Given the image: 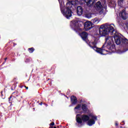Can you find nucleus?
<instances>
[{
  "mask_svg": "<svg viewBox=\"0 0 128 128\" xmlns=\"http://www.w3.org/2000/svg\"><path fill=\"white\" fill-rule=\"evenodd\" d=\"M25 88H26V90H28V87L25 86Z\"/></svg>",
  "mask_w": 128,
  "mask_h": 128,
  "instance_id": "393cba45",
  "label": "nucleus"
},
{
  "mask_svg": "<svg viewBox=\"0 0 128 128\" xmlns=\"http://www.w3.org/2000/svg\"><path fill=\"white\" fill-rule=\"evenodd\" d=\"M42 102L40 103V106H42Z\"/></svg>",
  "mask_w": 128,
  "mask_h": 128,
  "instance_id": "a878e982",
  "label": "nucleus"
},
{
  "mask_svg": "<svg viewBox=\"0 0 128 128\" xmlns=\"http://www.w3.org/2000/svg\"><path fill=\"white\" fill-rule=\"evenodd\" d=\"M4 60H5V61H6V60H8V58H5Z\"/></svg>",
  "mask_w": 128,
  "mask_h": 128,
  "instance_id": "bb28decb",
  "label": "nucleus"
},
{
  "mask_svg": "<svg viewBox=\"0 0 128 128\" xmlns=\"http://www.w3.org/2000/svg\"><path fill=\"white\" fill-rule=\"evenodd\" d=\"M114 26V24H106L102 25L99 28V34L100 36H106L108 34L116 36L117 32L114 30V26Z\"/></svg>",
  "mask_w": 128,
  "mask_h": 128,
  "instance_id": "39448f33",
  "label": "nucleus"
},
{
  "mask_svg": "<svg viewBox=\"0 0 128 128\" xmlns=\"http://www.w3.org/2000/svg\"><path fill=\"white\" fill-rule=\"evenodd\" d=\"M114 40L116 44L120 46L122 50H121L119 54H124L128 50V40L126 38H122V34L116 32L114 36Z\"/></svg>",
  "mask_w": 128,
  "mask_h": 128,
  "instance_id": "20e7f679",
  "label": "nucleus"
},
{
  "mask_svg": "<svg viewBox=\"0 0 128 128\" xmlns=\"http://www.w3.org/2000/svg\"><path fill=\"white\" fill-rule=\"evenodd\" d=\"M94 8L97 10H100L102 8H104L105 10H106V1H104V4L102 6V2L100 1H98L94 5Z\"/></svg>",
  "mask_w": 128,
  "mask_h": 128,
  "instance_id": "6e6552de",
  "label": "nucleus"
},
{
  "mask_svg": "<svg viewBox=\"0 0 128 128\" xmlns=\"http://www.w3.org/2000/svg\"><path fill=\"white\" fill-rule=\"evenodd\" d=\"M58 0L62 14L68 19H69L72 16V10H76V14L79 16H82V14L84 12V10L80 6H78V2L76 0H68V2L66 4V10H65L66 7L64 4V0Z\"/></svg>",
  "mask_w": 128,
  "mask_h": 128,
  "instance_id": "f257e3e1",
  "label": "nucleus"
},
{
  "mask_svg": "<svg viewBox=\"0 0 128 128\" xmlns=\"http://www.w3.org/2000/svg\"><path fill=\"white\" fill-rule=\"evenodd\" d=\"M10 98H12V96H10L8 98L9 100H10Z\"/></svg>",
  "mask_w": 128,
  "mask_h": 128,
  "instance_id": "b1692460",
  "label": "nucleus"
},
{
  "mask_svg": "<svg viewBox=\"0 0 128 128\" xmlns=\"http://www.w3.org/2000/svg\"><path fill=\"white\" fill-rule=\"evenodd\" d=\"M120 128H122V126H120Z\"/></svg>",
  "mask_w": 128,
  "mask_h": 128,
  "instance_id": "c756f323",
  "label": "nucleus"
},
{
  "mask_svg": "<svg viewBox=\"0 0 128 128\" xmlns=\"http://www.w3.org/2000/svg\"><path fill=\"white\" fill-rule=\"evenodd\" d=\"M89 120L90 116L88 115L77 114L76 116V122H77L76 124L78 126V128H80V126H82V122H86Z\"/></svg>",
  "mask_w": 128,
  "mask_h": 128,
  "instance_id": "0eeeda50",
  "label": "nucleus"
},
{
  "mask_svg": "<svg viewBox=\"0 0 128 128\" xmlns=\"http://www.w3.org/2000/svg\"><path fill=\"white\" fill-rule=\"evenodd\" d=\"M121 126H124L125 123H124V121H122L121 123H120Z\"/></svg>",
  "mask_w": 128,
  "mask_h": 128,
  "instance_id": "aec40b11",
  "label": "nucleus"
},
{
  "mask_svg": "<svg viewBox=\"0 0 128 128\" xmlns=\"http://www.w3.org/2000/svg\"><path fill=\"white\" fill-rule=\"evenodd\" d=\"M50 126H54V122H52V123L50 124Z\"/></svg>",
  "mask_w": 128,
  "mask_h": 128,
  "instance_id": "4be33fe9",
  "label": "nucleus"
},
{
  "mask_svg": "<svg viewBox=\"0 0 128 128\" xmlns=\"http://www.w3.org/2000/svg\"><path fill=\"white\" fill-rule=\"evenodd\" d=\"M81 108H82V110H83L84 114H86L88 112V104H82Z\"/></svg>",
  "mask_w": 128,
  "mask_h": 128,
  "instance_id": "f8f14e48",
  "label": "nucleus"
},
{
  "mask_svg": "<svg viewBox=\"0 0 128 128\" xmlns=\"http://www.w3.org/2000/svg\"><path fill=\"white\" fill-rule=\"evenodd\" d=\"M2 96V91L1 92Z\"/></svg>",
  "mask_w": 128,
  "mask_h": 128,
  "instance_id": "cd10ccee",
  "label": "nucleus"
},
{
  "mask_svg": "<svg viewBox=\"0 0 128 128\" xmlns=\"http://www.w3.org/2000/svg\"><path fill=\"white\" fill-rule=\"evenodd\" d=\"M82 108V104H78L74 108L76 112H78V110H80Z\"/></svg>",
  "mask_w": 128,
  "mask_h": 128,
  "instance_id": "f3484780",
  "label": "nucleus"
},
{
  "mask_svg": "<svg viewBox=\"0 0 128 128\" xmlns=\"http://www.w3.org/2000/svg\"><path fill=\"white\" fill-rule=\"evenodd\" d=\"M69 106H72V105H70Z\"/></svg>",
  "mask_w": 128,
  "mask_h": 128,
  "instance_id": "2f4dec72",
  "label": "nucleus"
},
{
  "mask_svg": "<svg viewBox=\"0 0 128 128\" xmlns=\"http://www.w3.org/2000/svg\"><path fill=\"white\" fill-rule=\"evenodd\" d=\"M114 35L106 37L105 42L101 48L96 47L98 42L96 41L90 42L89 46L94 50L98 54H100L102 56L107 54L108 50H110V54H112L116 52V45H114Z\"/></svg>",
  "mask_w": 128,
  "mask_h": 128,
  "instance_id": "f03ea898",
  "label": "nucleus"
},
{
  "mask_svg": "<svg viewBox=\"0 0 128 128\" xmlns=\"http://www.w3.org/2000/svg\"><path fill=\"white\" fill-rule=\"evenodd\" d=\"M86 2V7L84 8V14L86 18H92V14L90 12V8L94 4V0H84Z\"/></svg>",
  "mask_w": 128,
  "mask_h": 128,
  "instance_id": "423d86ee",
  "label": "nucleus"
},
{
  "mask_svg": "<svg viewBox=\"0 0 128 128\" xmlns=\"http://www.w3.org/2000/svg\"><path fill=\"white\" fill-rule=\"evenodd\" d=\"M54 128H56V126H54Z\"/></svg>",
  "mask_w": 128,
  "mask_h": 128,
  "instance_id": "7c9ffc66",
  "label": "nucleus"
},
{
  "mask_svg": "<svg viewBox=\"0 0 128 128\" xmlns=\"http://www.w3.org/2000/svg\"><path fill=\"white\" fill-rule=\"evenodd\" d=\"M80 36H81L82 40H84V42H86V44H88V46H90V42H88V33L86 32H82L80 34Z\"/></svg>",
  "mask_w": 128,
  "mask_h": 128,
  "instance_id": "9d476101",
  "label": "nucleus"
},
{
  "mask_svg": "<svg viewBox=\"0 0 128 128\" xmlns=\"http://www.w3.org/2000/svg\"><path fill=\"white\" fill-rule=\"evenodd\" d=\"M30 59H28V58H27V59H26V62H30Z\"/></svg>",
  "mask_w": 128,
  "mask_h": 128,
  "instance_id": "412c9836",
  "label": "nucleus"
},
{
  "mask_svg": "<svg viewBox=\"0 0 128 128\" xmlns=\"http://www.w3.org/2000/svg\"><path fill=\"white\" fill-rule=\"evenodd\" d=\"M115 126H118V122H116Z\"/></svg>",
  "mask_w": 128,
  "mask_h": 128,
  "instance_id": "5701e85b",
  "label": "nucleus"
},
{
  "mask_svg": "<svg viewBox=\"0 0 128 128\" xmlns=\"http://www.w3.org/2000/svg\"><path fill=\"white\" fill-rule=\"evenodd\" d=\"M118 24L120 26V28H124L126 27V24L123 21H121V20H118Z\"/></svg>",
  "mask_w": 128,
  "mask_h": 128,
  "instance_id": "2eb2a0df",
  "label": "nucleus"
},
{
  "mask_svg": "<svg viewBox=\"0 0 128 128\" xmlns=\"http://www.w3.org/2000/svg\"><path fill=\"white\" fill-rule=\"evenodd\" d=\"M70 98L72 104H78V98L74 96H72Z\"/></svg>",
  "mask_w": 128,
  "mask_h": 128,
  "instance_id": "ddd939ff",
  "label": "nucleus"
},
{
  "mask_svg": "<svg viewBox=\"0 0 128 128\" xmlns=\"http://www.w3.org/2000/svg\"><path fill=\"white\" fill-rule=\"evenodd\" d=\"M120 16H121L122 20H125L128 18V14H126V10H122L120 14Z\"/></svg>",
  "mask_w": 128,
  "mask_h": 128,
  "instance_id": "9b49d317",
  "label": "nucleus"
},
{
  "mask_svg": "<svg viewBox=\"0 0 128 128\" xmlns=\"http://www.w3.org/2000/svg\"><path fill=\"white\" fill-rule=\"evenodd\" d=\"M108 2L111 6H116V0H108Z\"/></svg>",
  "mask_w": 128,
  "mask_h": 128,
  "instance_id": "dca6fc26",
  "label": "nucleus"
},
{
  "mask_svg": "<svg viewBox=\"0 0 128 128\" xmlns=\"http://www.w3.org/2000/svg\"><path fill=\"white\" fill-rule=\"evenodd\" d=\"M124 4V0H118V5L120 8H122V4Z\"/></svg>",
  "mask_w": 128,
  "mask_h": 128,
  "instance_id": "a211bd4d",
  "label": "nucleus"
},
{
  "mask_svg": "<svg viewBox=\"0 0 128 128\" xmlns=\"http://www.w3.org/2000/svg\"><path fill=\"white\" fill-rule=\"evenodd\" d=\"M100 22V20L98 18H94L91 20L92 24H98Z\"/></svg>",
  "mask_w": 128,
  "mask_h": 128,
  "instance_id": "4468645a",
  "label": "nucleus"
},
{
  "mask_svg": "<svg viewBox=\"0 0 128 128\" xmlns=\"http://www.w3.org/2000/svg\"><path fill=\"white\" fill-rule=\"evenodd\" d=\"M51 128H54V126H50Z\"/></svg>",
  "mask_w": 128,
  "mask_h": 128,
  "instance_id": "c85d7f7f",
  "label": "nucleus"
},
{
  "mask_svg": "<svg viewBox=\"0 0 128 128\" xmlns=\"http://www.w3.org/2000/svg\"><path fill=\"white\" fill-rule=\"evenodd\" d=\"M28 50L30 54H32L34 52V48H29Z\"/></svg>",
  "mask_w": 128,
  "mask_h": 128,
  "instance_id": "6ab92c4d",
  "label": "nucleus"
},
{
  "mask_svg": "<svg viewBox=\"0 0 128 128\" xmlns=\"http://www.w3.org/2000/svg\"><path fill=\"white\" fill-rule=\"evenodd\" d=\"M82 26H84V28L86 32L92 28V23L89 21L84 23L82 21L74 20L70 22V27L76 32H78V30H82L80 28H82Z\"/></svg>",
  "mask_w": 128,
  "mask_h": 128,
  "instance_id": "7ed1b4c3",
  "label": "nucleus"
},
{
  "mask_svg": "<svg viewBox=\"0 0 128 128\" xmlns=\"http://www.w3.org/2000/svg\"><path fill=\"white\" fill-rule=\"evenodd\" d=\"M90 118L91 119L88 120V124L89 126H92L94 124H96V120H98V116H94V115H90Z\"/></svg>",
  "mask_w": 128,
  "mask_h": 128,
  "instance_id": "1a4fd4ad",
  "label": "nucleus"
}]
</instances>
